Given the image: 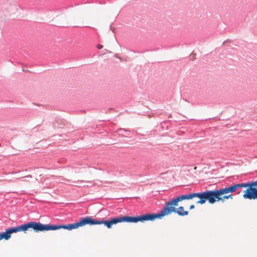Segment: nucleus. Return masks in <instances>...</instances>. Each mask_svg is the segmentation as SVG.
<instances>
[{
    "instance_id": "obj_1",
    "label": "nucleus",
    "mask_w": 257,
    "mask_h": 257,
    "mask_svg": "<svg viewBox=\"0 0 257 257\" xmlns=\"http://www.w3.org/2000/svg\"><path fill=\"white\" fill-rule=\"evenodd\" d=\"M243 187L246 188V190L243 191V197L244 199H257V181L236 184L228 187L216 190L192 193L189 194V196L185 197L192 199L195 197L199 198V200L196 202V204H204L206 201L211 204H213L217 202L223 203L226 199H232L233 196L231 193L236 189Z\"/></svg>"
},
{
    "instance_id": "obj_2",
    "label": "nucleus",
    "mask_w": 257,
    "mask_h": 257,
    "mask_svg": "<svg viewBox=\"0 0 257 257\" xmlns=\"http://www.w3.org/2000/svg\"><path fill=\"white\" fill-rule=\"evenodd\" d=\"M126 222L125 216H119L112 218L110 220H96L92 218L91 217H85L81 218L79 221L73 224H68L67 225H51L44 224L40 222H35L36 232L44 231L48 230H54L61 228L68 229L69 230L77 228L79 227L84 226L86 224L94 225L103 224L108 228H111L112 225L118 223Z\"/></svg>"
},
{
    "instance_id": "obj_3",
    "label": "nucleus",
    "mask_w": 257,
    "mask_h": 257,
    "mask_svg": "<svg viewBox=\"0 0 257 257\" xmlns=\"http://www.w3.org/2000/svg\"><path fill=\"white\" fill-rule=\"evenodd\" d=\"M188 196H189V194H184L168 202L166 204L165 207L157 214H145L137 216H125L126 222L137 223L139 221L144 222L149 220L153 221L157 218H161L162 217L170 214L172 212H175L180 216L187 215L188 212L185 211L183 206H180L178 208H176L175 206H178V203L180 201L184 200L192 199V198H186L185 197Z\"/></svg>"
},
{
    "instance_id": "obj_4",
    "label": "nucleus",
    "mask_w": 257,
    "mask_h": 257,
    "mask_svg": "<svg viewBox=\"0 0 257 257\" xmlns=\"http://www.w3.org/2000/svg\"><path fill=\"white\" fill-rule=\"evenodd\" d=\"M34 230L36 232V228L35 222L31 221L26 224H22L20 226L11 228L6 230L4 232H0V240L5 239V240L9 239L11 237L13 233H16L19 231L26 232L28 230Z\"/></svg>"
},
{
    "instance_id": "obj_5",
    "label": "nucleus",
    "mask_w": 257,
    "mask_h": 257,
    "mask_svg": "<svg viewBox=\"0 0 257 257\" xmlns=\"http://www.w3.org/2000/svg\"><path fill=\"white\" fill-rule=\"evenodd\" d=\"M97 48L98 49H101L103 48V46L100 45V44H99L97 46Z\"/></svg>"
},
{
    "instance_id": "obj_6",
    "label": "nucleus",
    "mask_w": 257,
    "mask_h": 257,
    "mask_svg": "<svg viewBox=\"0 0 257 257\" xmlns=\"http://www.w3.org/2000/svg\"><path fill=\"white\" fill-rule=\"evenodd\" d=\"M195 208V206L194 205H191L190 206V209H193Z\"/></svg>"
},
{
    "instance_id": "obj_7",
    "label": "nucleus",
    "mask_w": 257,
    "mask_h": 257,
    "mask_svg": "<svg viewBox=\"0 0 257 257\" xmlns=\"http://www.w3.org/2000/svg\"><path fill=\"white\" fill-rule=\"evenodd\" d=\"M26 177H32L31 175H27Z\"/></svg>"
},
{
    "instance_id": "obj_8",
    "label": "nucleus",
    "mask_w": 257,
    "mask_h": 257,
    "mask_svg": "<svg viewBox=\"0 0 257 257\" xmlns=\"http://www.w3.org/2000/svg\"><path fill=\"white\" fill-rule=\"evenodd\" d=\"M194 170H196V169H197V167H195L194 168Z\"/></svg>"
}]
</instances>
